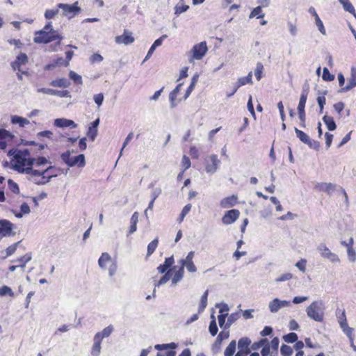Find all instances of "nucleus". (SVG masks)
<instances>
[{
	"instance_id": "nucleus-51",
	"label": "nucleus",
	"mask_w": 356,
	"mask_h": 356,
	"mask_svg": "<svg viewBox=\"0 0 356 356\" xmlns=\"http://www.w3.org/2000/svg\"><path fill=\"white\" fill-rule=\"evenodd\" d=\"M97 132L98 129L89 126L87 131V136L91 140V141H94L97 136Z\"/></svg>"
},
{
	"instance_id": "nucleus-22",
	"label": "nucleus",
	"mask_w": 356,
	"mask_h": 356,
	"mask_svg": "<svg viewBox=\"0 0 356 356\" xmlns=\"http://www.w3.org/2000/svg\"><path fill=\"white\" fill-rule=\"evenodd\" d=\"M308 93H309L308 86H304L303 88H302V93L300 95L299 103L298 105V111L305 110Z\"/></svg>"
},
{
	"instance_id": "nucleus-6",
	"label": "nucleus",
	"mask_w": 356,
	"mask_h": 356,
	"mask_svg": "<svg viewBox=\"0 0 356 356\" xmlns=\"http://www.w3.org/2000/svg\"><path fill=\"white\" fill-rule=\"evenodd\" d=\"M207 51V44L205 41L195 44L190 51L189 62L191 63L194 60H201L205 56Z\"/></svg>"
},
{
	"instance_id": "nucleus-41",
	"label": "nucleus",
	"mask_w": 356,
	"mask_h": 356,
	"mask_svg": "<svg viewBox=\"0 0 356 356\" xmlns=\"http://www.w3.org/2000/svg\"><path fill=\"white\" fill-rule=\"evenodd\" d=\"M154 184L151 183V184H149L148 187L149 188H153L152 191L151 193V200H152L153 201H155V200L161 194L162 190L160 187L154 188Z\"/></svg>"
},
{
	"instance_id": "nucleus-8",
	"label": "nucleus",
	"mask_w": 356,
	"mask_h": 356,
	"mask_svg": "<svg viewBox=\"0 0 356 356\" xmlns=\"http://www.w3.org/2000/svg\"><path fill=\"white\" fill-rule=\"evenodd\" d=\"M57 6L62 9V15L68 19L73 18L81 11V8L78 6V1L73 4L60 3Z\"/></svg>"
},
{
	"instance_id": "nucleus-2",
	"label": "nucleus",
	"mask_w": 356,
	"mask_h": 356,
	"mask_svg": "<svg viewBox=\"0 0 356 356\" xmlns=\"http://www.w3.org/2000/svg\"><path fill=\"white\" fill-rule=\"evenodd\" d=\"M325 310L324 302L322 300H315L306 308V313L310 319L322 322L324 319Z\"/></svg>"
},
{
	"instance_id": "nucleus-56",
	"label": "nucleus",
	"mask_w": 356,
	"mask_h": 356,
	"mask_svg": "<svg viewBox=\"0 0 356 356\" xmlns=\"http://www.w3.org/2000/svg\"><path fill=\"white\" fill-rule=\"evenodd\" d=\"M264 70V65L261 63H258L254 70V76L256 79L259 81L261 79V74Z\"/></svg>"
},
{
	"instance_id": "nucleus-63",
	"label": "nucleus",
	"mask_w": 356,
	"mask_h": 356,
	"mask_svg": "<svg viewBox=\"0 0 356 356\" xmlns=\"http://www.w3.org/2000/svg\"><path fill=\"white\" fill-rule=\"evenodd\" d=\"M298 111V116L300 121V126L302 128L306 127V114L305 110L302 111Z\"/></svg>"
},
{
	"instance_id": "nucleus-27",
	"label": "nucleus",
	"mask_w": 356,
	"mask_h": 356,
	"mask_svg": "<svg viewBox=\"0 0 356 356\" xmlns=\"http://www.w3.org/2000/svg\"><path fill=\"white\" fill-rule=\"evenodd\" d=\"M113 330V326L110 325L104 328L101 332H97L95 336L102 341L104 338L108 337L112 334Z\"/></svg>"
},
{
	"instance_id": "nucleus-1",
	"label": "nucleus",
	"mask_w": 356,
	"mask_h": 356,
	"mask_svg": "<svg viewBox=\"0 0 356 356\" xmlns=\"http://www.w3.org/2000/svg\"><path fill=\"white\" fill-rule=\"evenodd\" d=\"M11 156L10 168L18 173L26 175L28 179L35 184L44 185L56 176L48 175L54 166H49L44 170H34L35 159H26L15 154H12Z\"/></svg>"
},
{
	"instance_id": "nucleus-64",
	"label": "nucleus",
	"mask_w": 356,
	"mask_h": 356,
	"mask_svg": "<svg viewBox=\"0 0 356 356\" xmlns=\"http://www.w3.org/2000/svg\"><path fill=\"white\" fill-rule=\"evenodd\" d=\"M292 277H293V275L291 273H286L282 275L279 277L276 278L275 282H286V281L290 280L291 279H292Z\"/></svg>"
},
{
	"instance_id": "nucleus-33",
	"label": "nucleus",
	"mask_w": 356,
	"mask_h": 356,
	"mask_svg": "<svg viewBox=\"0 0 356 356\" xmlns=\"http://www.w3.org/2000/svg\"><path fill=\"white\" fill-rule=\"evenodd\" d=\"M323 120L329 131H334L336 129L337 125L332 117L325 115L323 117Z\"/></svg>"
},
{
	"instance_id": "nucleus-20",
	"label": "nucleus",
	"mask_w": 356,
	"mask_h": 356,
	"mask_svg": "<svg viewBox=\"0 0 356 356\" xmlns=\"http://www.w3.org/2000/svg\"><path fill=\"white\" fill-rule=\"evenodd\" d=\"M237 196L232 195L221 200L220 206L222 208L227 209L234 207L237 203Z\"/></svg>"
},
{
	"instance_id": "nucleus-38",
	"label": "nucleus",
	"mask_w": 356,
	"mask_h": 356,
	"mask_svg": "<svg viewBox=\"0 0 356 356\" xmlns=\"http://www.w3.org/2000/svg\"><path fill=\"white\" fill-rule=\"evenodd\" d=\"M343 334L348 337L349 341L354 339V329L348 326V324L340 327Z\"/></svg>"
},
{
	"instance_id": "nucleus-46",
	"label": "nucleus",
	"mask_w": 356,
	"mask_h": 356,
	"mask_svg": "<svg viewBox=\"0 0 356 356\" xmlns=\"http://www.w3.org/2000/svg\"><path fill=\"white\" fill-rule=\"evenodd\" d=\"M280 353L282 356H291L293 354V349L289 346L283 344L280 348Z\"/></svg>"
},
{
	"instance_id": "nucleus-19",
	"label": "nucleus",
	"mask_w": 356,
	"mask_h": 356,
	"mask_svg": "<svg viewBox=\"0 0 356 356\" xmlns=\"http://www.w3.org/2000/svg\"><path fill=\"white\" fill-rule=\"evenodd\" d=\"M54 126L60 128H76L77 127V124L73 120L66 118H57L54 120Z\"/></svg>"
},
{
	"instance_id": "nucleus-42",
	"label": "nucleus",
	"mask_w": 356,
	"mask_h": 356,
	"mask_svg": "<svg viewBox=\"0 0 356 356\" xmlns=\"http://www.w3.org/2000/svg\"><path fill=\"white\" fill-rule=\"evenodd\" d=\"M159 244V241L157 238L154 239L152 241H151L148 245H147V257H149L152 255L155 250L156 249Z\"/></svg>"
},
{
	"instance_id": "nucleus-55",
	"label": "nucleus",
	"mask_w": 356,
	"mask_h": 356,
	"mask_svg": "<svg viewBox=\"0 0 356 356\" xmlns=\"http://www.w3.org/2000/svg\"><path fill=\"white\" fill-rule=\"evenodd\" d=\"M8 185L10 188V190L13 192L15 194H18L19 193V188L18 186V184L15 183L12 179H8Z\"/></svg>"
},
{
	"instance_id": "nucleus-16",
	"label": "nucleus",
	"mask_w": 356,
	"mask_h": 356,
	"mask_svg": "<svg viewBox=\"0 0 356 356\" xmlns=\"http://www.w3.org/2000/svg\"><path fill=\"white\" fill-rule=\"evenodd\" d=\"M115 41L118 44H124L125 45L131 44L134 42V38L131 33L124 30V33L121 35L116 36Z\"/></svg>"
},
{
	"instance_id": "nucleus-29",
	"label": "nucleus",
	"mask_w": 356,
	"mask_h": 356,
	"mask_svg": "<svg viewBox=\"0 0 356 356\" xmlns=\"http://www.w3.org/2000/svg\"><path fill=\"white\" fill-rule=\"evenodd\" d=\"M188 8L189 6L186 5L184 0H179L175 6V15L179 16L181 13L187 11Z\"/></svg>"
},
{
	"instance_id": "nucleus-43",
	"label": "nucleus",
	"mask_w": 356,
	"mask_h": 356,
	"mask_svg": "<svg viewBox=\"0 0 356 356\" xmlns=\"http://www.w3.org/2000/svg\"><path fill=\"white\" fill-rule=\"evenodd\" d=\"M31 259H32L31 253H26L24 256L17 259V261L20 263V264L19 265V267L24 268L26 266V264H27L29 261H30L31 260Z\"/></svg>"
},
{
	"instance_id": "nucleus-60",
	"label": "nucleus",
	"mask_w": 356,
	"mask_h": 356,
	"mask_svg": "<svg viewBox=\"0 0 356 356\" xmlns=\"http://www.w3.org/2000/svg\"><path fill=\"white\" fill-rule=\"evenodd\" d=\"M20 243H21V241H18L11 245H10L9 247H8L6 250V257H9V256L12 255L16 251L17 246L19 245V244Z\"/></svg>"
},
{
	"instance_id": "nucleus-11",
	"label": "nucleus",
	"mask_w": 356,
	"mask_h": 356,
	"mask_svg": "<svg viewBox=\"0 0 356 356\" xmlns=\"http://www.w3.org/2000/svg\"><path fill=\"white\" fill-rule=\"evenodd\" d=\"M14 225L6 219L0 220V234L3 237L13 236L15 232L13 231Z\"/></svg>"
},
{
	"instance_id": "nucleus-24",
	"label": "nucleus",
	"mask_w": 356,
	"mask_h": 356,
	"mask_svg": "<svg viewBox=\"0 0 356 356\" xmlns=\"http://www.w3.org/2000/svg\"><path fill=\"white\" fill-rule=\"evenodd\" d=\"M251 343V341L248 337L241 338L238 341V351H242L243 353L248 352V354L250 353L249 349V346Z\"/></svg>"
},
{
	"instance_id": "nucleus-9",
	"label": "nucleus",
	"mask_w": 356,
	"mask_h": 356,
	"mask_svg": "<svg viewBox=\"0 0 356 356\" xmlns=\"http://www.w3.org/2000/svg\"><path fill=\"white\" fill-rule=\"evenodd\" d=\"M316 249L322 258L327 259L334 264L340 262L339 256L334 252H332L325 243H321L317 246Z\"/></svg>"
},
{
	"instance_id": "nucleus-15",
	"label": "nucleus",
	"mask_w": 356,
	"mask_h": 356,
	"mask_svg": "<svg viewBox=\"0 0 356 356\" xmlns=\"http://www.w3.org/2000/svg\"><path fill=\"white\" fill-rule=\"evenodd\" d=\"M14 136L8 131L4 129H0V149H5L7 144L11 142Z\"/></svg>"
},
{
	"instance_id": "nucleus-14",
	"label": "nucleus",
	"mask_w": 356,
	"mask_h": 356,
	"mask_svg": "<svg viewBox=\"0 0 356 356\" xmlns=\"http://www.w3.org/2000/svg\"><path fill=\"white\" fill-rule=\"evenodd\" d=\"M240 211L238 209H231L225 212L222 218V222L228 225L234 223L239 217Z\"/></svg>"
},
{
	"instance_id": "nucleus-62",
	"label": "nucleus",
	"mask_w": 356,
	"mask_h": 356,
	"mask_svg": "<svg viewBox=\"0 0 356 356\" xmlns=\"http://www.w3.org/2000/svg\"><path fill=\"white\" fill-rule=\"evenodd\" d=\"M347 254L350 261L354 262L356 261V252L353 247H348L347 249Z\"/></svg>"
},
{
	"instance_id": "nucleus-59",
	"label": "nucleus",
	"mask_w": 356,
	"mask_h": 356,
	"mask_svg": "<svg viewBox=\"0 0 356 356\" xmlns=\"http://www.w3.org/2000/svg\"><path fill=\"white\" fill-rule=\"evenodd\" d=\"M48 163H49V161L44 156H39L38 158H35L34 165L36 167H40Z\"/></svg>"
},
{
	"instance_id": "nucleus-31",
	"label": "nucleus",
	"mask_w": 356,
	"mask_h": 356,
	"mask_svg": "<svg viewBox=\"0 0 356 356\" xmlns=\"http://www.w3.org/2000/svg\"><path fill=\"white\" fill-rule=\"evenodd\" d=\"M111 257L107 252H103L98 259V265L102 270H106V263L111 261Z\"/></svg>"
},
{
	"instance_id": "nucleus-25",
	"label": "nucleus",
	"mask_w": 356,
	"mask_h": 356,
	"mask_svg": "<svg viewBox=\"0 0 356 356\" xmlns=\"http://www.w3.org/2000/svg\"><path fill=\"white\" fill-rule=\"evenodd\" d=\"M175 260L173 256H171L170 257H168L165 259L163 264H160L157 267V270L160 273H165L167 272V270L172 266L174 264Z\"/></svg>"
},
{
	"instance_id": "nucleus-37",
	"label": "nucleus",
	"mask_w": 356,
	"mask_h": 356,
	"mask_svg": "<svg viewBox=\"0 0 356 356\" xmlns=\"http://www.w3.org/2000/svg\"><path fill=\"white\" fill-rule=\"evenodd\" d=\"M184 268L180 266L178 270H177L172 278V284H176L178 282L182 280L184 277Z\"/></svg>"
},
{
	"instance_id": "nucleus-50",
	"label": "nucleus",
	"mask_w": 356,
	"mask_h": 356,
	"mask_svg": "<svg viewBox=\"0 0 356 356\" xmlns=\"http://www.w3.org/2000/svg\"><path fill=\"white\" fill-rule=\"evenodd\" d=\"M322 79L325 81H332L334 79V76L330 72L327 67H324Z\"/></svg>"
},
{
	"instance_id": "nucleus-36",
	"label": "nucleus",
	"mask_w": 356,
	"mask_h": 356,
	"mask_svg": "<svg viewBox=\"0 0 356 356\" xmlns=\"http://www.w3.org/2000/svg\"><path fill=\"white\" fill-rule=\"evenodd\" d=\"M11 122L14 124H18L20 127H24L26 124H29V121L27 119L17 115L11 117Z\"/></svg>"
},
{
	"instance_id": "nucleus-47",
	"label": "nucleus",
	"mask_w": 356,
	"mask_h": 356,
	"mask_svg": "<svg viewBox=\"0 0 356 356\" xmlns=\"http://www.w3.org/2000/svg\"><path fill=\"white\" fill-rule=\"evenodd\" d=\"M209 331L210 334L213 337L217 334L218 329L216 324V318H213V320L211 321L209 326Z\"/></svg>"
},
{
	"instance_id": "nucleus-53",
	"label": "nucleus",
	"mask_w": 356,
	"mask_h": 356,
	"mask_svg": "<svg viewBox=\"0 0 356 356\" xmlns=\"http://www.w3.org/2000/svg\"><path fill=\"white\" fill-rule=\"evenodd\" d=\"M9 296L13 297L14 296V293L12 289L8 286H3L0 288V296Z\"/></svg>"
},
{
	"instance_id": "nucleus-4",
	"label": "nucleus",
	"mask_w": 356,
	"mask_h": 356,
	"mask_svg": "<svg viewBox=\"0 0 356 356\" xmlns=\"http://www.w3.org/2000/svg\"><path fill=\"white\" fill-rule=\"evenodd\" d=\"M60 158L68 167L77 166L78 168H83L86 165L84 154H81L77 156H72L70 149L63 152L60 154Z\"/></svg>"
},
{
	"instance_id": "nucleus-12",
	"label": "nucleus",
	"mask_w": 356,
	"mask_h": 356,
	"mask_svg": "<svg viewBox=\"0 0 356 356\" xmlns=\"http://www.w3.org/2000/svg\"><path fill=\"white\" fill-rule=\"evenodd\" d=\"M177 347V344L172 342L170 343H163V344H156L154 346V348L158 350H163L171 349L170 350L166 352L165 354L161 353H158L156 356H175L176 352L173 350Z\"/></svg>"
},
{
	"instance_id": "nucleus-17",
	"label": "nucleus",
	"mask_w": 356,
	"mask_h": 356,
	"mask_svg": "<svg viewBox=\"0 0 356 356\" xmlns=\"http://www.w3.org/2000/svg\"><path fill=\"white\" fill-rule=\"evenodd\" d=\"M182 86H183L182 83H179L175 87V88L172 91H171L170 93L169 94V101H170V104L171 108H175L177 106L178 103L180 102V100H179V101L177 100V97L179 92H180Z\"/></svg>"
},
{
	"instance_id": "nucleus-54",
	"label": "nucleus",
	"mask_w": 356,
	"mask_h": 356,
	"mask_svg": "<svg viewBox=\"0 0 356 356\" xmlns=\"http://www.w3.org/2000/svg\"><path fill=\"white\" fill-rule=\"evenodd\" d=\"M315 23H316V25L318 29V31L323 34V35H326V31H325V29L324 27V25H323V22L321 21V19H320L319 16H316V17L315 18Z\"/></svg>"
},
{
	"instance_id": "nucleus-58",
	"label": "nucleus",
	"mask_w": 356,
	"mask_h": 356,
	"mask_svg": "<svg viewBox=\"0 0 356 356\" xmlns=\"http://www.w3.org/2000/svg\"><path fill=\"white\" fill-rule=\"evenodd\" d=\"M15 61L19 65H25L28 62V56L26 54L21 53L17 56Z\"/></svg>"
},
{
	"instance_id": "nucleus-34",
	"label": "nucleus",
	"mask_w": 356,
	"mask_h": 356,
	"mask_svg": "<svg viewBox=\"0 0 356 356\" xmlns=\"http://www.w3.org/2000/svg\"><path fill=\"white\" fill-rule=\"evenodd\" d=\"M209 296V291L206 290L201 297L200 302L198 307V314L202 313L207 305V300Z\"/></svg>"
},
{
	"instance_id": "nucleus-32",
	"label": "nucleus",
	"mask_w": 356,
	"mask_h": 356,
	"mask_svg": "<svg viewBox=\"0 0 356 356\" xmlns=\"http://www.w3.org/2000/svg\"><path fill=\"white\" fill-rule=\"evenodd\" d=\"M241 316L240 312L232 313L228 316L227 321L224 326V330H227L230 326L236 321Z\"/></svg>"
},
{
	"instance_id": "nucleus-30",
	"label": "nucleus",
	"mask_w": 356,
	"mask_h": 356,
	"mask_svg": "<svg viewBox=\"0 0 356 356\" xmlns=\"http://www.w3.org/2000/svg\"><path fill=\"white\" fill-rule=\"evenodd\" d=\"M50 85L53 87L67 88L70 85V82L66 78H62L51 81Z\"/></svg>"
},
{
	"instance_id": "nucleus-40",
	"label": "nucleus",
	"mask_w": 356,
	"mask_h": 356,
	"mask_svg": "<svg viewBox=\"0 0 356 356\" xmlns=\"http://www.w3.org/2000/svg\"><path fill=\"white\" fill-rule=\"evenodd\" d=\"M236 350V341L232 340L226 348L224 355L225 356H233Z\"/></svg>"
},
{
	"instance_id": "nucleus-52",
	"label": "nucleus",
	"mask_w": 356,
	"mask_h": 356,
	"mask_svg": "<svg viewBox=\"0 0 356 356\" xmlns=\"http://www.w3.org/2000/svg\"><path fill=\"white\" fill-rule=\"evenodd\" d=\"M69 76L70 79H72L76 84H82L81 76L76 72H74V71L70 72Z\"/></svg>"
},
{
	"instance_id": "nucleus-13",
	"label": "nucleus",
	"mask_w": 356,
	"mask_h": 356,
	"mask_svg": "<svg viewBox=\"0 0 356 356\" xmlns=\"http://www.w3.org/2000/svg\"><path fill=\"white\" fill-rule=\"evenodd\" d=\"M291 305L289 300H282L279 298H275L268 304V308L271 313H277L281 308L286 307Z\"/></svg>"
},
{
	"instance_id": "nucleus-18",
	"label": "nucleus",
	"mask_w": 356,
	"mask_h": 356,
	"mask_svg": "<svg viewBox=\"0 0 356 356\" xmlns=\"http://www.w3.org/2000/svg\"><path fill=\"white\" fill-rule=\"evenodd\" d=\"M355 87H356V68L353 67L351 68L350 78L348 80V84L345 87L342 88L339 90V92H348Z\"/></svg>"
},
{
	"instance_id": "nucleus-21",
	"label": "nucleus",
	"mask_w": 356,
	"mask_h": 356,
	"mask_svg": "<svg viewBox=\"0 0 356 356\" xmlns=\"http://www.w3.org/2000/svg\"><path fill=\"white\" fill-rule=\"evenodd\" d=\"M12 154H15L26 159H34L33 157H31V149L27 148L15 150L13 149H10L8 152V156H11Z\"/></svg>"
},
{
	"instance_id": "nucleus-45",
	"label": "nucleus",
	"mask_w": 356,
	"mask_h": 356,
	"mask_svg": "<svg viewBox=\"0 0 356 356\" xmlns=\"http://www.w3.org/2000/svg\"><path fill=\"white\" fill-rule=\"evenodd\" d=\"M283 339L285 342L291 343L298 340V335L295 332H290L283 336Z\"/></svg>"
},
{
	"instance_id": "nucleus-3",
	"label": "nucleus",
	"mask_w": 356,
	"mask_h": 356,
	"mask_svg": "<svg viewBox=\"0 0 356 356\" xmlns=\"http://www.w3.org/2000/svg\"><path fill=\"white\" fill-rule=\"evenodd\" d=\"M63 40L62 35L58 31H46L40 30L35 33L34 42L37 44H47L52 41L58 40L56 44H60Z\"/></svg>"
},
{
	"instance_id": "nucleus-28",
	"label": "nucleus",
	"mask_w": 356,
	"mask_h": 356,
	"mask_svg": "<svg viewBox=\"0 0 356 356\" xmlns=\"http://www.w3.org/2000/svg\"><path fill=\"white\" fill-rule=\"evenodd\" d=\"M252 72H250L246 76H242L238 78L236 83H235L236 85V88H239L240 87L245 86L248 83H252Z\"/></svg>"
},
{
	"instance_id": "nucleus-48",
	"label": "nucleus",
	"mask_w": 356,
	"mask_h": 356,
	"mask_svg": "<svg viewBox=\"0 0 356 356\" xmlns=\"http://www.w3.org/2000/svg\"><path fill=\"white\" fill-rule=\"evenodd\" d=\"M191 207H192V206H191V204H188L186 206H184V207L183 208V209H182V211H181V212L180 213V216L179 217V219H178L179 222H181L184 220L185 216L191 211Z\"/></svg>"
},
{
	"instance_id": "nucleus-35",
	"label": "nucleus",
	"mask_w": 356,
	"mask_h": 356,
	"mask_svg": "<svg viewBox=\"0 0 356 356\" xmlns=\"http://www.w3.org/2000/svg\"><path fill=\"white\" fill-rule=\"evenodd\" d=\"M336 316L340 327L348 324L346 315L344 309H343L342 311H339L337 309L336 312Z\"/></svg>"
},
{
	"instance_id": "nucleus-23",
	"label": "nucleus",
	"mask_w": 356,
	"mask_h": 356,
	"mask_svg": "<svg viewBox=\"0 0 356 356\" xmlns=\"http://www.w3.org/2000/svg\"><path fill=\"white\" fill-rule=\"evenodd\" d=\"M102 340L94 336L93 344L90 350V354L92 356H99L101 353L102 350Z\"/></svg>"
},
{
	"instance_id": "nucleus-39",
	"label": "nucleus",
	"mask_w": 356,
	"mask_h": 356,
	"mask_svg": "<svg viewBox=\"0 0 356 356\" xmlns=\"http://www.w3.org/2000/svg\"><path fill=\"white\" fill-rule=\"evenodd\" d=\"M262 8L264 7L260 4L257 7L254 8L250 15V18H263L264 17V14L262 12Z\"/></svg>"
},
{
	"instance_id": "nucleus-7",
	"label": "nucleus",
	"mask_w": 356,
	"mask_h": 356,
	"mask_svg": "<svg viewBox=\"0 0 356 356\" xmlns=\"http://www.w3.org/2000/svg\"><path fill=\"white\" fill-rule=\"evenodd\" d=\"M221 163L216 154H211L204 158V164L207 174L213 175L218 169Z\"/></svg>"
},
{
	"instance_id": "nucleus-10",
	"label": "nucleus",
	"mask_w": 356,
	"mask_h": 356,
	"mask_svg": "<svg viewBox=\"0 0 356 356\" xmlns=\"http://www.w3.org/2000/svg\"><path fill=\"white\" fill-rule=\"evenodd\" d=\"M296 137L304 144L307 145L311 149L318 150L320 148V143L317 140H314L310 138V137L304 131L294 128Z\"/></svg>"
},
{
	"instance_id": "nucleus-26",
	"label": "nucleus",
	"mask_w": 356,
	"mask_h": 356,
	"mask_svg": "<svg viewBox=\"0 0 356 356\" xmlns=\"http://www.w3.org/2000/svg\"><path fill=\"white\" fill-rule=\"evenodd\" d=\"M229 337V331L224 330V331L220 332L218 334V335L213 345V349H216V348L218 349L220 348L222 341L228 339Z\"/></svg>"
},
{
	"instance_id": "nucleus-49",
	"label": "nucleus",
	"mask_w": 356,
	"mask_h": 356,
	"mask_svg": "<svg viewBox=\"0 0 356 356\" xmlns=\"http://www.w3.org/2000/svg\"><path fill=\"white\" fill-rule=\"evenodd\" d=\"M194 255H195V252H193V251L189 252L188 253L186 259H182L179 261L180 265L184 268L186 263L193 262V259L194 257Z\"/></svg>"
},
{
	"instance_id": "nucleus-61",
	"label": "nucleus",
	"mask_w": 356,
	"mask_h": 356,
	"mask_svg": "<svg viewBox=\"0 0 356 356\" xmlns=\"http://www.w3.org/2000/svg\"><path fill=\"white\" fill-rule=\"evenodd\" d=\"M58 13V9H48L44 13V17L47 19H53Z\"/></svg>"
},
{
	"instance_id": "nucleus-5",
	"label": "nucleus",
	"mask_w": 356,
	"mask_h": 356,
	"mask_svg": "<svg viewBox=\"0 0 356 356\" xmlns=\"http://www.w3.org/2000/svg\"><path fill=\"white\" fill-rule=\"evenodd\" d=\"M314 189L319 192H325L329 195H332L335 191L339 190L345 196L346 200H348V195L345 190L342 187L338 186L336 184L332 183H316L314 185Z\"/></svg>"
},
{
	"instance_id": "nucleus-44",
	"label": "nucleus",
	"mask_w": 356,
	"mask_h": 356,
	"mask_svg": "<svg viewBox=\"0 0 356 356\" xmlns=\"http://www.w3.org/2000/svg\"><path fill=\"white\" fill-rule=\"evenodd\" d=\"M171 278V273H170V270H168L161 277V279L159 280V282L155 284V287H159L163 284H165V283H167L169 280Z\"/></svg>"
},
{
	"instance_id": "nucleus-57",
	"label": "nucleus",
	"mask_w": 356,
	"mask_h": 356,
	"mask_svg": "<svg viewBox=\"0 0 356 356\" xmlns=\"http://www.w3.org/2000/svg\"><path fill=\"white\" fill-rule=\"evenodd\" d=\"M342 6L345 11L353 14L354 15V17L356 18V12H355V8L353 6V4L350 3V1H348L347 3H346Z\"/></svg>"
}]
</instances>
